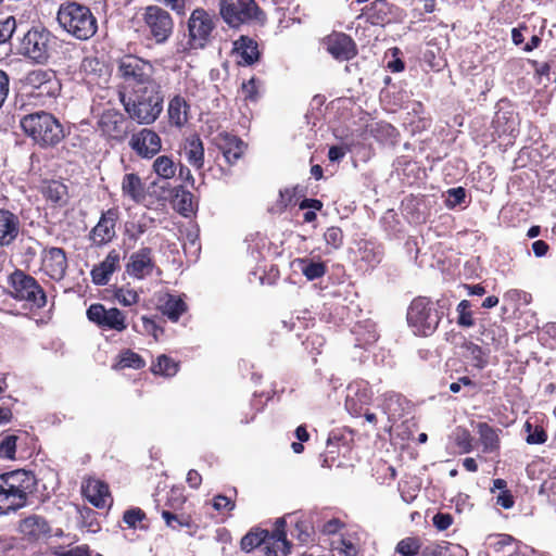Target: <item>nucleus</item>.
Instances as JSON below:
<instances>
[{
	"mask_svg": "<svg viewBox=\"0 0 556 556\" xmlns=\"http://www.w3.org/2000/svg\"><path fill=\"white\" fill-rule=\"evenodd\" d=\"M115 298L124 306H130L132 304H136L139 300V296L136 291L124 290L122 288L116 290Z\"/></svg>",
	"mask_w": 556,
	"mask_h": 556,
	"instance_id": "nucleus-60",
	"label": "nucleus"
},
{
	"mask_svg": "<svg viewBox=\"0 0 556 556\" xmlns=\"http://www.w3.org/2000/svg\"><path fill=\"white\" fill-rule=\"evenodd\" d=\"M56 20L65 31L78 40L91 38L98 29L97 18L90 9L74 1L64 2L60 5Z\"/></svg>",
	"mask_w": 556,
	"mask_h": 556,
	"instance_id": "nucleus-5",
	"label": "nucleus"
},
{
	"mask_svg": "<svg viewBox=\"0 0 556 556\" xmlns=\"http://www.w3.org/2000/svg\"><path fill=\"white\" fill-rule=\"evenodd\" d=\"M121 269V254L117 250H111L105 258L94 265L90 270L91 281L96 286H106L111 276Z\"/></svg>",
	"mask_w": 556,
	"mask_h": 556,
	"instance_id": "nucleus-19",
	"label": "nucleus"
},
{
	"mask_svg": "<svg viewBox=\"0 0 556 556\" xmlns=\"http://www.w3.org/2000/svg\"><path fill=\"white\" fill-rule=\"evenodd\" d=\"M141 319L143 331L151 334L157 341L160 336L163 334L164 329L157 324L156 318L142 316Z\"/></svg>",
	"mask_w": 556,
	"mask_h": 556,
	"instance_id": "nucleus-59",
	"label": "nucleus"
},
{
	"mask_svg": "<svg viewBox=\"0 0 556 556\" xmlns=\"http://www.w3.org/2000/svg\"><path fill=\"white\" fill-rule=\"evenodd\" d=\"M21 127L41 148L55 147L65 137L63 125L51 113L39 111L21 118Z\"/></svg>",
	"mask_w": 556,
	"mask_h": 556,
	"instance_id": "nucleus-4",
	"label": "nucleus"
},
{
	"mask_svg": "<svg viewBox=\"0 0 556 556\" xmlns=\"http://www.w3.org/2000/svg\"><path fill=\"white\" fill-rule=\"evenodd\" d=\"M421 547L418 538L407 536L396 544L395 551L402 556H416L419 553L421 554Z\"/></svg>",
	"mask_w": 556,
	"mask_h": 556,
	"instance_id": "nucleus-49",
	"label": "nucleus"
},
{
	"mask_svg": "<svg viewBox=\"0 0 556 556\" xmlns=\"http://www.w3.org/2000/svg\"><path fill=\"white\" fill-rule=\"evenodd\" d=\"M212 505H213L214 509L218 510V511H220V510L231 511L236 507V503L231 500V497L223 495V494H217L216 496H214Z\"/></svg>",
	"mask_w": 556,
	"mask_h": 556,
	"instance_id": "nucleus-62",
	"label": "nucleus"
},
{
	"mask_svg": "<svg viewBox=\"0 0 556 556\" xmlns=\"http://www.w3.org/2000/svg\"><path fill=\"white\" fill-rule=\"evenodd\" d=\"M130 126L129 115L125 116L113 108L103 110L98 119V127L102 134L119 142L127 137Z\"/></svg>",
	"mask_w": 556,
	"mask_h": 556,
	"instance_id": "nucleus-13",
	"label": "nucleus"
},
{
	"mask_svg": "<svg viewBox=\"0 0 556 556\" xmlns=\"http://www.w3.org/2000/svg\"><path fill=\"white\" fill-rule=\"evenodd\" d=\"M526 442L530 445L544 444L547 441V433L542 426L532 425L529 420L525 426Z\"/></svg>",
	"mask_w": 556,
	"mask_h": 556,
	"instance_id": "nucleus-47",
	"label": "nucleus"
},
{
	"mask_svg": "<svg viewBox=\"0 0 556 556\" xmlns=\"http://www.w3.org/2000/svg\"><path fill=\"white\" fill-rule=\"evenodd\" d=\"M122 191L125 197L135 203H142L146 199V188L141 178L135 174H125L122 181Z\"/></svg>",
	"mask_w": 556,
	"mask_h": 556,
	"instance_id": "nucleus-29",
	"label": "nucleus"
},
{
	"mask_svg": "<svg viewBox=\"0 0 556 556\" xmlns=\"http://www.w3.org/2000/svg\"><path fill=\"white\" fill-rule=\"evenodd\" d=\"M215 24L211 14L195 9L188 20V45L191 49H203L210 41Z\"/></svg>",
	"mask_w": 556,
	"mask_h": 556,
	"instance_id": "nucleus-12",
	"label": "nucleus"
},
{
	"mask_svg": "<svg viewBox=\"0 0 556 556\" xmlns=\"http://www.w3.org/2000/svg\"><path fill=\"white\" fill-rule=\"evenodd\" d=\"M268 530L252 529L241 539V549L244 552H251L256 547L263 546V543H266V539H268Z\"/></svg>",
	"mask_w": 556,
	"mask_h": 556,
	"instance_id": "nucleus-41",
	"label": "nucleus"
},
{
	"mask_svg": "<svg viewBox=\"0 0 556 556\" xmlns=\"http://www.w3.org/2000/svg\"><path fill=\"white\" fill-rule=\"evenodd\" d=\"M186 159L190 165L197 169H201L204 165V148L203 142L198 135L190 136L186 140L185 146Z\"/></svg>",
	"mask_w": 556,
	"mask_h": 556,
	"instance_id": "nucleus-32",
	"label": "nucleus"
},
{
	"mask_svg": "<svg viewBox=\"0 0 556 556\" xmlns=\"http://www.w3.org/2000/svg\"><path fill=\"white\" fill-rule=\"evenodd\" d=\"M13 289L12 296L17 301H26L31 306L42 308L47 304V295L38 281L23 270L16 269L10 276Z\"/></svg>",
	"mask_w": 556,
	"mask_h": 556,
	"instance_id": "nucleus-11",
	"label": "nucleus"
},
{
	"mask_svg": "<svg viewBox=\"0 0 556 556\" xmlns=\"http://www.w3.org/2000/svg\"><path fill=\"white\" fill-rule=\"evenodd\" d=\"M471 302L468 300H462L457 307V325L462 328H470L475 325V318L472 315Z\"/></svg>",
	"mask_w": 556,
	"mask_h": 556,
	"instance_id": "nucleus-48",
	"label": "nucleus"
},
{
	"mask_svg": "<svg viewBox=\"0 0 556 556\" xmlns=\"http://www.w3.org/2000/svg\"><path fill=\"white\" fill-rule=\"evenodd\" d=\"M232 53L237 55V63L240 66L254 65L261 59L257 42L253 38L243 35L233 41Z\"/></svg>",
	"mask_w": 556,
	"mask_h": 556,
	"instance_id": "nucleus-23",
	"label": "nucleus"
},
{
	"mask_svg": "<svg viewBox=\"0 0 556 556\" xmlns=\"http://www.w3.org/2000/svg\"><path fill=\"white\" fill-rule=\"evenodd\" d=\"M215 140L228 164H235L242 156L245 144L238 136L220 132Z\"/></svg>",
	"mask_w": 556,
	"mask_h": 556,
	"instance_id": "nucleus-24",
	"label": "nucleus"
},
{
	"mask_svg": "<svg viewBox=\"0 0 556 556\" xmlns=\"http://www.w3.org/2000/svg\"><path fill=\"white\" fill-rule=\"evenodd\" d=\"M162 518L164 519L166 526L173 530H181L182 528L191 529L192 528V519L189 515L186 514H176L168 509H163Z\"/></svg>",
	"mask_w": 556,
	"mask_h": 556,
	"instance_id": "nucleus-42",
	"label": "nucleus"
},
{
	"mask_svg": "<svg viewBox=\"0 0 556 556\" xmlns=\"http://www.w3.org/2000/svg\"><path fill=\"white\" fill-rule=\"evenodd\" d=\"M118 217L119 211L117 207H111L101 214L99 222L89 235L93 245L103 247L115 238Z\"/></svg>",
	"mask_w": 556,
	"mask_h": 556,
	"instance_id": "nucleus-15",
	"label": "nucleus"
},
{
	"mask_svg": "<svg viewBox=\"0 0 556 556\" xmlns=\"http://www.w3.org/2000/svg\"><path fill=\"white\" fill-rule=\"evenodd\" d=\"M408 405V401L400 393L390 391L382 395L380 404L383 413L388 416L389 421H396L400 419Z\"/></svg>",
	"mask_w": 556,
	"mask_h": 556,
	"instance_id": "nucleus-26",
	"label": "nucleus"
},
{
	"mask_svg": "<svg viewBox=\"0 0 556 556\" xmlns=\"http://www.w3.org/2000/svg\"><path fill=\"white\" fill-rule=\"evenodd\" d=\"M189 105L180 96H175L168 104V116L173 125L181 127L187 123V110Z\"/></svg>",
	"mask_w": 556,
	"mask_h": 556,
	"instance_id": "nucleus-37",
	"label": "nucleus"
},
{
	"mask_svg": "<svg viewBox=\"0 0 556 556\" xmlns=\"http://www.w3.org/2000/svg\"><path fill=\"white\" fill-rule=\"evenodd\" d=\"M17 437L10 434L0 441V458L15 459Z\"/></svg>",
	"mask_w": 556,
	"mask_h": 556,
	"instance_id": "nucleus-54",
	"label": "nucleus"
},
{
	"mask_svg": "<svg viewBox=\"0 0 556 556\" xmlns=\"http://www.w3.org/2000/svg\"><path fill=\"white\" fill-rule=\"evenodd\" d=\"M20 233V218L9 210L0 208V247L13 243Z\"/></svg>",
	"mask_w": 556,
	"mask_h": 556,
	"instance_id": "nucleus-25",
	"label": "nucleus"
},
{
	"mask_svg": "<svg viewBox=\"0 0 556 556\" xmlns=\"http://www.w3.org/2000/svg\"><path fill=\"white\" fill-rule=\"evenodd\" d=\"M301 543L306 544L314 534V528L308 520H300L295 523L294 531L291 532Z\"/></svg>",
	"mask_w": 556,
	"mask_h": 556,
	"instance_id": "nucleus-53",
	"label": "nucleus"
},
{
	"mask_svg": "<svg viewBox=\"0 0 556 556\" xmlns=\"http://www.w3.org/2000/svg\"><path fill=\"white\" fill-rule=\"evenodd\" d=\"M220 15L225 23L232 28L243 24L264 25L265 13L254 0H219Z\"/></svg>",
	"mask_w": 556,
	"mask_h": 556,
	"instance_id": "nucleus-7",
	"label": "nucleus"
},
{
	"mask_svg": "<svg viewBox=\"0 0 556 556\" xmlns=\"http://www.w3.org/2000/svg\"><path fill=\"white\" fill-rule=\"evenodd\" d=\"M18 532L24 540L30 543L47 541L52 536V529L49 522L39 515H30L22 519L18 523Z\"/></svg>",
	"mask_w": 556,
	"mask_h": 556,
	"instance_id": "nucleus-16",
	"label": "nucleus"
},
{
	"mask_svg": "<svg viewBox=\"0 0 556 556\" xmlns=\"http://www.w3.org/2000/svg\"><path fill=\"white\" fill-rule=\"evenodd\" d=\"M466 200V189L463 187L451 188L447 190L446 205L451 208L462 205Z\"/></svg>",
	"mask_w": 556,
	"mask_h": 556,
	"instance_id": "nucleus-58",
	"label": "nucleus"
},
{
	"mask_svg": "<svg viewBox=\"0 0 556 556\" xmlns=\"http://www.w3.org/2000/svg\"><path fill=\"white\" fill-rule=\"evenodd\" d=\"M152 169L159 178L167 180L175 177L177 166L172 156L160 155L154 160Z\"/></svg>",
	"mask_w": 556,
	"mask_h": 556,
	"instance_id": "nucleus-40",
	"label": "nucleus"
},
{
	"mask_svg": "<svg viewBox=\"0 0 556 556\" xmlns=\"http://www.w3.org/2000/svg\"><path fill=\"white\" fill-rule=\"evenodd\" d=\"M41 261L47 274L51 278L61 279L64 277L67 268V258L62 248L53 247L45 249L42 251Z\"/></svg>",
	"mask_w": 556,
	"mask_h": 556,
	"instance_id": "nucleus-22",
	"label": "nucleus"
},
{
	"mask_svg": "<svg viewBox=\"0 0 556 556\" xmlns=\"http://www.w3.org/2000/svg\"><path fill=\"white\" fill-rule=\"evenodd\" d=\"M43 195L55 205H64L66 203L67 187L59 180H51L45 187Z\"/></svg>",
	"mask_w": 556,
	"mask_h": 556,
	"instance_id": "nucleus-39",
	"label": "nucleus"
},
{
	"mask_svg": "<svg viewBox=\"0 0 556 556\" xmlns=\"http://www.w3.org/2000/svg\"><path fill=\"white\" fill-rule=\"evenodd\" d=\"M363 12L367 22L375 26H384L399 17V8L387 0H376Z\"/></svg>",
	"mask_w": 556,
	"mask_h": 556,
	"instance_id": "nucleus-18",
	"label": "nucleus"
},
{
	"mask_svg": "<svg viewBox=\"0 0 556 556\" xmlns=\"http://www.w3.org/2000/svg\"><path fill=\"white\" fill-rule=\"evenodd\" d=\"M37 488L38 479L30 470L16 469L0 473V516L26 507Z\"/></svg>",
	"mask_w": 556,
	"mask_h": 556,
	"instance_id": "nucleus-1",
	"label": "nucleus"
},
{
	"mask_svg": "<svg viewBox=\"0 0 556 556\" xmlns=\"http://www.w3.org/2000/svg\"><path fill=\"white\" fill-rule=\"evenodd\" d=\"M173 207L184 217H189L195 212L193 194L186 190L182 185L176 186L172 190Z\"/></svg>",
	"mask_w": 556,
	"mask_h": 556,
	"instance_id": "nucleus-28",
	"label": "nucleus"
},
{
	"mask_svg": "<svg viewBox=\"0 0 556 556\" xmlns=\"http://www.w3.org/2000/svg\"><path fill=\"white\" fill-rule=\"evenodd\" d=\"M118 96L129 118L138 124H152L163 111L164 97L159 83L136 88L131 96L122 91Z\"/></svg>",
	"mask_w": 556,
	"mask_h": 556,
	"instance_id": "nucleus-3",
	"label": "nucleus"
},
{
	"mask_svg": "<svg viewBox=\"0 0 556 556\" xmlns=\"http://www.w3.org/2000/svg\"><path fill=\"white\" fill-rule=\"evenodd\" d=\"M264 395H265L264 393L258 394L256 392L253 394V399L251 400V403H250L251 410H253V414L250 418H248V417L241 418L240 422L242 425H247V424L251 422L252 420H254L256 414H258L260 412H262L264 409L266 402L270 399V395H267L266 401L262 402L261 399Z\"/></svg>",
	"mask_w": 556,
	"mask_h": 556,
	"instance_id": "nucleus-57",
	"label": "nucleus"
},
{
	"mask_svg": "<svg viewBox=\"0 0 556 556\" xmlns=\"http://www.w3.org/2000/svg\"><path fill=\"white\" fill-rule=\"evenodd\" d=\"M23 88L27 96L46 104L60 94L61 83L52 70H34L24 77Z\"/></svg>",
	"mask_w": 556,
	"mask_h": 556,
	"instance_id": "nucleus-8",
	"label": "nucleus"
},
{
	"mask_svg": "<svg viewBox=\"0 0 556 556\" xmlns=\"http://www.w3.org/2000/svg\"><path fill=\"white\" fill-rule=\"evenodd\" d=\"M258 80L255 77L250 78L248 81L242 83V92L245 100L256 101L258 98L257 92Z\"/></svg>",
	"mask_w": 556,
	"mask_h": 556,
	"instance_id": "nucleus-63",
	"label": "nucleus"
},
{
	"mask_svg": "<svg viewBox=\"0 0 556 556\" xmlns=\"http://www.w3.org/2000/svg\"><path fill=\"white\" fill-rule=\"evenodd\" d=\"M479 340L485 345H493L496 349L503 345L505 341V329L496 324L484 326L480 325Z\"/></svg>",
	"mask_w": 556,
	"mask_h": 556,
	"instance_id": "nucleus-35",
	"label": "nucleus"
},
{
	"mask_svg": "<svg viewBox=\"0 0 556 556\" xmlns=\"http://www.w3.org/2000/svg\"><path fill=\"white\" fill-rule=\"evenodd\" d=\"M466 356L471 365L478 369H483L488 365V353L478 344L467 342L464 344Z\"/></svg>",
	"mask_w": 556,
	"mask_h": 556,
	"instance_id": "nucleus-43",
	"label": "nucleus"
},
{
	"mask_svg": "<svg viewBox=\"0 0 556 556\" xmlns=\"http://www.w3.org/2000/svg\"><path fill=\"white\" fill-rule=\"evenodd\" d=\"M160 309L169 320L176 323L187 311V304L179 295L167 294Z\"/></svg>",
	"mask_w": 556,
	"mask_h": 556,
	"instance_id": "nucleus-34",
	"label": "nucleus"
},
{
	"mask_svg": "<svg viewBox=\"0 0 556 556\" xmlns=\"http://www.w3.org/2000/svg\"><path fill=\"white\" fill-rule=\"evenodd\" d=\"M325 344V339L318 333H309L303 341L305 350L312 355L321 353V348Z\"/></svg>",
	"mask_w": 556,
	"mask_h": 556,
	"instance_id": "nucleus-56",
	"label": "nucleus"
},
{
	"mask_svg": "<svg viewBox=\"0 0 556 556\" xmlns=\"http://www.w3.org/2000/svg\"><path fill=\"white\" fill-rule=\"evenodd\" d=\"M178 370V364L174 362L173 358L167 355H160L155 364L152 365L151 371L154 375H162L172 377L176 375Z\"/></svg>",
	"mask_w": 556,
	"mask_h": 556,
	"instance_id": "nucleus-46",
	"label": "nucleus"
},
{
	"mask_svg": "<svg viewBox=\"0 0 556 556\" xmlns=\"http://www.w3.org/2000/svg\"><path fill=\"white\" fill-rule=\"evenodd\" d=\"M59 40L46 27L34 26L20 39L18 53L36 64H47L58 53Z\"/></svg>",
	"mask_w": 556,
	"mask_h": 556,
	"instance_id": "nucleus-6",
	"label": "nucleus"
},
{
	"mask_svg": "<svg viewBox=\"0 0 556 556\" xmlns=\"http://www.w3.org/2000/svg\"><path fill=\"white\" fill-rule=\"evenodd\" d=\"M324 240L327 248L340 250L344 243V235L340 227L331 226L324 232Z\"/></svg>",
	"mask_w": 556,
	"mask_h": 556,
	"instance_id": "nucleus-50",
	"label": "nucleus"
},
{
	"mask_svg": "<svg viewBox=\"0 0 556 556\" xmlns=\"http://www.w3.org/2000/svg\"><path fill=\"white\" fill-rule=\"evenodd\" d=\"M450 308L451 302L445 296L437 301L427 296H416L407 308V325L415 336L430 337L437 331Z\"/></svg>",
	"mask_w": 556,
	"mask_h": 556,
	"instance_id": "nucleus-2",
	"label": "nucleus"
},
{
	"mask_svg": "<svg viewBox=\"0 0 556 556\" xmlns=\"http://www.w3.org/2000/svg\"><path fill=\"white\" fill-rule=\"evenodd\" d=\"M16 30V20L8 16L0 20V61L11 52V39Z\"/></svg>",
	"mask_w": 556,
	"mask_h": 556,
	"instance_id": "nucleus-33",
	"label": "nucleus"
},
{
	"mask_svg": "<svg viewBox=\"0 0 556 556\" xmlns=\"http://www.w3.org/2000/svg\"><path fill=\"white\" fill-rule=\"evenodd\" d=\"M129 146L140 157L152 159L161 151L162 141L154 130L143 128L131 136Z\"/></svg>",
	"mask_w": 556,
	"mask_h": 556,
	"instance_id": "nucleus-17",
	"label": "nucleus"
},
{
	"mask_svg": "<svg viewBox=\"0 0 556 556\" xmlns=\"http://www.w3.org/2000/svg\"><path fill=\"white\" fill-rule=\"evenodd\" d=\"M336 549L343 553L345 556H357L358 547L353 541L349 538L342 536L334 546Z\"/></svg>",
	"mask_w": 556,
	"mask_h": 556,
	"instance_id": "nucleus-61",
	"label": "nucleus"
},
{
	"mask_svg": "<svg viewBox=\"0 0 556 556\" xmlns=\"http://www.w3.org/2000/svg\"><path fill=\"white\" fill-rule=\"evenodd\" d=\"M327 51L339 61L353 59L357 51L353 39L343 33H334L326 39Z\"/></svg>",
	"mask_w": 556,
	"mask_h": 556,
	"instance_id": "nucleus-21",
	"label": "nucleus"
},
{
	"mask_svg": "<svg viewBox=\"0 0 556 556\" xmlns=\"http://www.w3.org/2000/svg\"><path fill=\"white\" fill-rule=\"evenodd\" d=\"M86 314L89 321L102 329L122 332L127 328L124 313L116 307L106 308L101 303H94L87 308Z\"/></svg>",
	"mask_w": 556,
	"mask_h": 556,
	"instance_id": "nucleus-14",
	"label": "nucleus"
},
{
	"mask_svg": "<svg viewBox=\"0 0 556 556\" xmlns=\"http://www.w3.org/2000/svg\"><path fill=\"white\" fill-rule=\"evenodd\" d=\"M146 38L156 45L165 43L173 34L174 22L168 11L157 5H149L142 14Z\"/></svg>",
	"mask_w": 556,
	"mask_h": 556,
	"instance_id": "nucleus-9",
	"label": "nucleus"
},
{
	"mask_svg": "<svg viewBox=\"0 0 556 556\" xmlns=\"http://www.w3.org/2000/svg\"><path fill=\"white\" fill-rule=\"evenodd\" d=\"M294 264L308 281L317 280L327 273V263L320 256L299 257Z\"/></svg>",
	"mask_w": 556,
	"mask_h": 556,
	"instance_id": "nucleus-27",
	"label": "nucleus"
},
{
	"mask_svg": "<svg viewBox=\"0 0 556 556\" xmlns=\"http://www.w3.org/2000/svg\"><path fill=\"white\" fill-rule=\"evenodd\" d=\"M348 394L356 399L361 404H370L374 392L369 382L364 379H356L348 386Z\"/></svg>",
	"mask_w": 556,
	"mask_h": 556,
	"instance_id": "nucleus-38",
	"label": "nucleus"
},
{
	"mask_svg": "<svg viewBox=\"0 0 556 556\" xmlns=\"http://www.w3.org/2000/svg\"><path fill=\"white\" fill-rule=\"evenodd\" d=\"M476 429L484 453H494L500 450L498 433L502 431L501 429H495L488 422H478Z\"/></svg>",
	"mask_w": 556,
	"mask_h": 556,
	"instance_id": "nucleus-30",
	"label": "nucleus"
},
{
	"mask_svg": "<svg viewBox=\"0 0 556 556\" xmlns=\"http://www.w3.org/2000/svg\"><path fill=\"white\" fill-rule=\"evenodd\" d=\"M118 363L114 366V368L125 369H142L146 366V361L134 351L127 349L119 353Z\"/></svg>",
	"mask_w": 556,
	"mask_h": 556,
	"instance_id": "nucleus-44",
	"label": "nucleus"
},
{
	"mask_svg": "<svg viewBox=\"0 0 556 556\" xmlns=\"http://www.w3.org/2000/svg\"><path fill=\"white\" fill-rule=\"evenodd\" d=\"M154 266L152 249L143 247L130 255L126 264V273L134 278L143 279L152 273Z\"/></svg>",
	"mask_w": 556,
	"mask_h": 556,
	"instance_id": "nucleus-20",
	"label": "nucleus"
},
{
	"mask_svg": "<svg viewBox=\"0 0 556 556\" xmlns=\"http://www.w3.org/2000/svg\"><path fill=\"white\" fill-rule=\"evenodd\" d=\"M452 544L446 541L440 543H431L421 547L422 556H453L451 552Z\"/></svg>",
	"mask_w": 556,
	"mask_h": 556,
	"instance_id": "nucleus-51",
	"label": "nucleus"
},
{
	"mask_svg": "<svg viewBox=\"0 0 556 556\" xmlns=\"http://www.w3.org/2000/svg\"><path fill=\"white\" fill-rule=\"evenodd\" d=\"M361 260L365 262L369 267L375 268L381 263L384 250L379 243L372 241H365L359 248Z\"/></svg>",
	"mask_w": 556,
	"mask_h": 556,
	"instance_id": "nucleus-36",
	"label": "nucleus"
},
{
	"mask_svg": "<svg viewBox=\"0 0 556 556\" xmlns=\"http://www.w3.org/2000/svg\"><path fill=\"white\" fill-rule=\"evenodd\" d=\"M285 520L277 519L276 528L269 532L267 541L281 545V556H287L291 551V543L287 540V533L285 530Z\"/></svg>",
	"mask_w": 556,
	"mask_h": 556,
	"instance_id": "nucleus-45",
	"label": "nucleus"
},
{
	"mask_svg": "<svg viewBox=\"0 0 556 556\" xmlns=\"http://www.w3.org/2000/svg\"><path fill=\"white\" fill-rule=\"evenodd\" d=\"M117 72L124 83L132 90L156 83L152 78L153 67L149 61L132 54L124 55L118 61Z\"/></svg>",
	"mask_w": 556,
	"mask_h": 556,
	"instance_id": "nucleus-10",
	"label": "nucleus"
},
{
	"mask_svg": "<svg viewBox=\"0 0 556 556\" xmlns=\"http://www.w3.org/2000/svg\"><path fill=\"white\" fill-rule=\"evenodd\" d=\"M85 494L91 505L97 508H104L110 498L109 485L102 481L94 480L87 485Z\"/></svg>",
	"mask_w": 556,
	"mask_h": 556,
	"instance_id": "nucleus-31",
	"label": "nucleus"
},
{
	"mask_svg": "<svg viewBox=\"0 0 556 556\" xmlns=\"http://www.w3.org/2000/svg\"><path fill=\"white\" fill-rule=\"evenodd\" d=\"M148 225L143 220L126 222L124 225V235L131 241L137 242L139 238L147 231Z\"/></svg>",
	"mask_w": 556,
	"mask_h": 556,
	"instance_id": "nucleus-52",
	"label": "nucleus"
},
{
	"mask_svg": "<svg viewBox=\"0 0 556 556\" xmlns=\"http://www.w3.org/2000/svg\"><path fill=\"white\" fill-rule=\"evenodd\" d=\"M146 518V513L139 507L129 508L123 514V521L131 529H136L138 523L143 521Z\"/></svg>",
	"mask_w": 556,
	"mask_h": 556,
	"instance_id": "nucleus-55",
	"label": "nucleus"
},
{
	"mask_svg": "<svg viewBox=\"0 0 556 556\" xmlns=\"http://www.w3.org/2000/svg\"><path fill=\"white\" fill-rule=\"evenodd\" d=\"M432 523L439 531H444L453 523V516L439 511L433 516Z\"/></svg>",
	"mask_w": 556,
	"mask_h": 556,
	"instance_id": "nucleus-64",
	"label": "nucleus"
}]
</instances>
